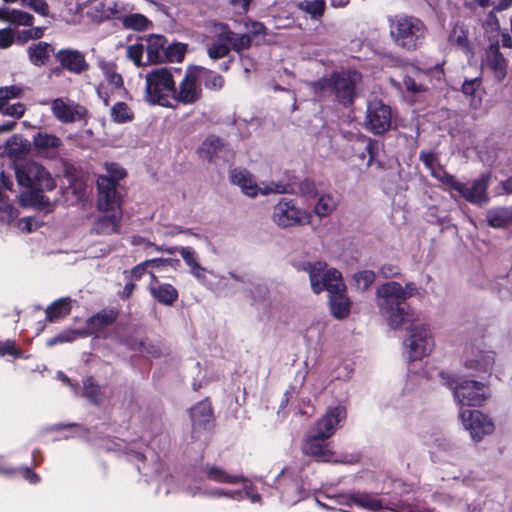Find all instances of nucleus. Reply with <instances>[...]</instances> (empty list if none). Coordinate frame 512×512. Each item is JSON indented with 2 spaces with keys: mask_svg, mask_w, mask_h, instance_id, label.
Returning <instances> with one entry per match:
<instances>
[{
  "mask_svg": "<svg viewBox=\"0 0 512 512\" xmlns=\"http://www.w3.org/2000/svg\"><path fill=\"white\" fill-rule=\"evenodd\" d=\"M388 21L390 36L397 47L412 52L423 46L428 30L422 20L410 15H395Z\"/></svg>",
  "mask_w": 512,
  "mask_h": 512,
  "instance_id": "7ed1b4c3",
  "label": "nucleus"
},
{
  "mask_svg": "<svg viewBox=\"0 0 512 512\" xmlns=\"http://www.w3.org/2000/svg\"><path fill=\"white\" fill-rule=\"evenodd\" d=\"M141 354L149 355L152 357H159L162 354V349L158 343H154L148 339L141 340L135 348Z\"/></svg>",
  "mask_w": 512,
  "mask_h": 512,
  "instance_id": "8fccbe9b",
  "label": "nucleus"
},
{
  "mask_svg": "<svg viewBox=\"0 0 512 512\" xmlns=\"http://www.w3.org/2000/svg\"><path fill=\"white\" fill-rule=\"evenodd\" d=\"M83 393L95 405L100 404L104 397L101 387L95 382L93 377H87L83 381Z\"/></svg>",
  "mask_w": 512,
  "mask_h": 512,
  "instance_id": "58836bf2",
  "label": "nucleus"
},
{
  "mask_svg": "<svg viewBox=\"0 0 512 512\" xmlns=\"http://www.w3.org/2000/svg\"><path fill=\"white\" fill-rule=\"evenodd\" d=\"M400 290L399 294L402 295L406 302L408 298L419 294V288L414 282H407L404 287L400 284Z\"/></svg>",
  "mask_w": 512,
  "mask_h": 512,
  "instance_id": "774afa93",
  "label": "nucleus"
},
{
  "mask_svg": "<svg viewBox=\"0 0 512 512\" xmlns=\"http://www.w3.org/2000/svg\"><path fill=\"white\" fill-rule=\"evenodd\" d=\"M224 149V141L219 137L211 135L203 141L197 152L200 158L208 162H213L221 157V153Z\"/></svg>",
  "mask_w": 512,
  "mask_h": 512,
  "instance_id": "bb28decb",
  "label": "nucleus"
},
{
  "mask_svg": "<svg viewBox=\"0 0 512 512\" xmlns=\"http://www.w3.org/2000/svg\"><path fill=\"white\" fill-rule=\"evenodd\" d=\"M150 274L152 280L148 290L151 296L163 305L172 306L178 299V291L171 284L160 283L152 272Z\"/></svg>",
  "mask_w": 512,
  "mask_h": 512,
  "instance_id": "5701e85b",
  "label": "nucleus"
},
{
  "mask_svg": "<svg viewBox=\"0 0 512 512\" xmlns=\"http://www.w3.org/2000/svg\"><path fill=\"white\" fill-rule=\"evenodd\" d=\"M229 178L233 184L237 185L249 197H255L260 193V187H258L253 176L246 169H232L229 172Z\"/></svg>",
  "mask_w": 512,
  "mask_h": 512,
  "instance_id": "393cba45",
  "label": "nucleus"
},
{
  "mask_svg": "<svg viewBox=\"0 0 512 512\" xmlns=\"http://www.w3.org/2000/svg\"><path fill=\"white\" fill-rule=\"evenodd\" d=\"M56 59L63 68L75 74H80L89 67L84 55L78 50L62 49L57 52Z\"/></svg>",
  "mask_w": 512,
  "mask_h": 512,
  "instance_id": "4be33fe9",
  "label": "nucleus"
},
{
  "mask_svg": "<svg viewBox=\"0 0 512 512\" xmlns=\"http://www.w3.org/2000/svg\"><path fill=\"white\" fill-rule=\"evenodd\" d=\"M247 32L236 33L228 24L215 22L211 26L213 35L211 43L207 44V54L213 60L226 57L232 50L241 56L252 45V39L259 35H265V26L256 21L245 23Z\"/></svg>",
  "mask_w": 512,
  "mask_h": 512,
  "instance_id": "f257e3e1",
  "label": "nucleus"
},
{
  "mask_svg": "<svg viewBox=\"0 0 512 512\" xmlns=\"http://www.w3.org/2000/svg\"><path fill=\"white\" fill-rule=\"evenodd\" d=\"M296 268L309 274L311 288L316 294L325 290L328 293L345 290L341 273L336 269H326L323 262H302L297 264Z\"/></svg>",
  "mask_w": 512,
  "mask_h": 512,
  "instance_id": "423d86ee",
  "label": "nucleus"
},
{
  "mask_svg": "<svg viewBox=\"0 0 512 512\" xmlns=\"http://www.w3.org/2000/svg\"><path fill=\"white\" fill-rule=\"evenodd\" d=\"M166 46L167 39L163 35H150L146 40L148 61L152 63L164 62Z\"/></svg>",
  "mask_w": 512,
  "mask_h": 512,
  "instance_id": "cd10ccee",
  "label": "nucleus"
},
{
  "mask_svg": "<svg viewBox=\"0 0 512 512\" xmlns=\"http://www.w3.org/2000/svg\"><path fill=\"white\" fill-rule=\"evenodd\" d=\"M169 254H173L175 252H178L185 264L191 269L193 267H196L200 265L198 262V255L195 252V250L189 246H181V247H174V248H168L165 250Z\"/></svg>",
  "mask_w": 512,
  "mask_h": 512,
  "instance_id": "a18cd8bd",
  "label": "nucleus"
},
{
  "mask_svg": "<svg viewBox=\"0 0 512 512\" xmlns=\"http://www.w3.org/2000/svg\"><path fill=\"white\" fill-rule=\"evenodd\" d=\"M53 51V47L46 42L32 44L27 49L29 60L35 66L45 65Z\"/></svg>",
  "mask_w": 512,
  "mask_h": 512,
  "instance_id": "2f4dec72",
  "label": "nucleus"
},
{
  "mask_svg": "<svg viewBox=\"0 0 512 512\" xmlns=\"http://www.w3.org/2000/svg\"><path fill=\"white\" fill-rule=\"evenodd\" d=\"M301 194L306 198H314L317 196V189L315 184L310 180H304L299 186Z\"/></svg>",
  "mask_w": 512,
  "mask_h": 512,
  "instance_id": "338daca9",
  "label": "nucleus"
},
{
  "mask_svg": "<svg viewBox=\"0 0 512 512\" xmlns=\"http://www.w3.org/2000/svg\"><path fill=\"white\" fill-rule=\"evenodd\" d=\"M486 66L492 71L497 81H502L507 75V60L500 52L498 42L490 44L485 51Z\"/></svg>",
  "mask_w": 512,
  "mask_h": 512,
  "instance_id": "412c9836",
  "label": "nucleus"
},
{
  "mask_svg": "<svg viewBox=\"0 0 512 512\" xmlns=\"http://www.w3.org/2000/svg\"><path fill=\"white\" fill-rule=\"evenodd\" d=\"M172 260L169 259H162V258H155V259H149L144 262H141L140 264L136 265L131 270V275L135 279L141 278V276L146 272L147 269L150 268V266L153 265V263H167L171 262Z\"/></svg>",
  "mask_w": 512,
  "mask_h": 512,
  "instance_id": "864d4df0",
  "label": "nucleus"
},
{
  "mask_svg": "<svg viewBox=\"0 0 512 512\" xmlns=\"http://www.w3.org/2000/svg\"><path fill=\"white\" fill-rule=\"evenodd\" d=\"M33 143L40 154H50L53 153L62 142L54 135L39 132L34 136Z\"/></svg>",
  "mask_w": 512,
  "mask_h": 512,
  "instance_id": "f704fd0d",
  "label": "nucleus"
},
{
  "mask_svg": "<svg viewBox=\"0 0 512 512\" xmlns=\"http://www.w3.org/2000/svg\"><path fill=\"white\" fill-rule=\"evenodd\" d=\"M481 84V79L476 77L472 79H466L462 84V92L465 95L472 96Z\"/></svg>",
  "mask_w": 512,
  "mask_h": 512,
  "instance_id": "69168bd1",
  "label": "nucleus"
},
{
  "mask_svg": "<svg viewBox=\"0 0 512 512\" xmlns=\"http://www.w3.org/2000/svg\"><path fill=\"white\" fill-rule=\"evenodd\" d=\"M93 224L92 231L98 235H110L119 232L122 210L105 211Z\"/></svg>",
  "mask_w": 512,
  "mask_h": 512,
  "instance_id": "a878e982",
  "label": "nucleus"
},
{
  "mask_svg": "<svg viewBox=\"0 0 512 512\" xmlns=\"http://www.w3.org/2000/svg\"><path fill=\"white\" fill-rule=\"evenodd\" d=\"M392 126V109L382 100L368 101L364 127L374 135H382Z\"/></svg>",
  "mask_w": 512,
  "mask_h": 512,
  "instance_id": "1a4fd4ad",
  "label": "nucleus"
},
{
  "mask_svg": "<svg viewBox=\"0 0 512 512\" xmlns=\"http://www.w3.org/2000/svg\"><path fill=\"white\" fill-rule=\"evenodd\" d=\"M357 137L364 144V148L369 154L370 159L368 164L370 165L371 162L376 157V151L378 150V142L362 134H359Z\"/></svg>",
  "mask_w": 512,
  "mask_h": 512,
  "instance_id": "680f3d73",
  "label": "nucleus"
},
{
  "mask_svg": "<svg viewBox=\"0 0 512 512\" xmlns=\"http://www.w3.org/2000/svg\"><path fill=\"white\" fill-rule=\"evenodd\" d=\"M107 4L104 2H97L91 6L88 15L97 22L105 21L106 19H102V15L106 14Z\"/></svg>",
  "mask_w": 512,
  "mask_h": 512,
  "instance_id": "0e129e2a",
  "label": "nucleus"
},
{
  "mask_svg": "<svg viewBox=\"0 0 512 512\" xmlns=\"http://www.w3.org/2000/svg\"><path fill=\"white\" fill-rule=\"evenodd\" d=\"M122 25L125 29L143 31L151 25V22L143 14L129 12L122 21Z\"/></svg>",
  "mask_w": 512,
  "mask_h": 512,
  "instance_id": "ea45409f",
  "label": "nucleus"
},
{
  "mask_svg": "<svg viewBox=\"0 0 512 512\" xmlns=\"http://www.w3.org/2000/svg\"><path fill=\"white\" fill-rule=\"evenodd\" d=\"M419 158L423 162L425 167L429 169L431 174L432 170H435L438 168V166H441L438 162L437 155L432 151H421Z\"/></svg>",
  "mask_w": 512,
  "mask_h": 512,
  "instance_id": "bf43d9fd",
  "label": "nucleus"
},
{
  "mask_svg": "<svg viewBox=\"0 0 512 512\" xmlns=\"http://www.w3.org/2000/svg\"><path fill=\"white\" fill-rule=\"evenodd\" d=\"M431 175L450 190L458 192V190L463 188V183L459 182L453 175L449 174L442 166H438L437 169L432 170Z\"/></svg>",
  "mask_w": 512,
  "mask_h": 512,
  "instance_id": "79ce46f5",
  "label": "nucleus"
},
{
  "mask_svg": "<svg viewBox=\"0 0 512 512\" xmlns=\"http://www.w3.org/2000/svg\"><path fill=\"white\" fill-rule=\"evenodd\" d=\"M290 192V185L282 182H271L267 185H265L263 188H260V193L263 195H268L271 193H289Z\"/></svg>",
  "mask_w": 512,
  "mask_h": 512,
  "instance_id": "4d7b16f0",
  "label": "nucleus"
},
{
  "mask_svg": "<svg viewBox=\"0 0 512 512\" xmlns=\"http://www.w3.org/2000/svg\"><path fill=\"white\" fill-rule=\"evenodd\" d=\"M99 67L112 90L121 89L123 87V78L117 73L114 63L100 61Z\"/></svg>",
  "mask_w": 512,
  "mask_h": 512,
  "instance_id": "4c0bfd02",
  "label": "nucleus"
},
{
  "mask_svg": "<svg viewBox=\"0 0 512 512\" xmlns=\"http://www.w3.org/2000/svg\"><path fill=\"white\" fill-rule=\"evenodd\" d=\"M187 50V45L183 43H172L166 46L165 61L181 62Z\"/></svg>",
  "mask_w": 512,
  "mask_h": 512,
  "instance_id": "49530a36",
  "label": "nucleus"
},
{
  "mask_svg": "<svg viewBox=\"0 0 512 512\" xmlns=\"http://www.w3.org/2000/svg\"><path fill=\"white\" fill-rule=\"evenodd\" d=\"M359 78L360 76L356 71L349 73L333 72L330 77L319 79L311 85L320 96L334 95L339 103L349 106L354 101L355 87Z\"/></svg>",
  "mask_w": 512,
  "mask_h": 512,
  "instance_id": "20e7f679",
  "label": "nucleus"
},
{
  "mask_svg": "<svg viewBox=\"0 0 512 512\" xmlns=\"http://www.w3.org/2000/svg\"><path fill=\"white\" fill-rule=\"evenodd\" d=\"M298 8L309 14L312 19L317 20L321 18L325 11V0H304L298 3Z\"/></svg>",
  "mask_w": 512,
  "mask_h": 512,
  "instance_id": "37998d69",
  "label": "nucleus"
},
{
  "mask_svg": "<svg viewBox=\"0 0 512 512\" xmlns=\"http://www.w3.org/2000/svg\"><path fill=\"white\" fill-rule=\"evenodd\" d=\"M354 280H355L357 286L361 290L365 291L374 282V280H375V273L373 271H370V270H364V271H361L359 273H356L354 275Z\"/></svg>",
  "mask_w": 512,
  "mask_h": 512,
  "instance_id": "603ef678",
  "label": "nucleus"
},
{
  "mask_svg": "<svg viewBox=\"0 0 512 512\" xmlns=\"http://www.w3.org/2000/svg\"><path fill=\"white\" fill-rule=\"evenodd\" d=\"M272 219L280 228H289L310 222V214L297 207L294 200L282 198L273 208Z\"/></svg>",
  "mask_w": 512,
  "mask_h": 512,
  "instance_id": "9b49d317",
  "label": "nucleus"
},
{
  "mask_svg": "<svg viewBox=\"0 0 512 512\" xmlns=\"http://www.w3.org/2000/svg\"><path fill=\"white\" fill-rule=\"evenodd\" d=\"M98 201L97 205L100 211L121 210L120 196L117 191V183L101 175L97 179Z\"/></svg>",
  "mask_w": 512,
  "mask_h": 512,
  "instance_id": "4468645a",
  "label": "nucleus"
},
{
  "mask_svg": "<svg viewBox=\"0 0 512 512\" xmlns=\"http://www.w3.org/2000/svg\"><path fill=\"white\" fill-rule=\"evenodd\" d=\"M84 331L67 330L47 341V346L52 347L60 343H68L74 341L78 336H83Z\"/></svg>",
  "mask_w": 512,
  "mask_h": 512,
  "instance_id": "09e8293b",
  "label": "nucleus"
},
{
  "mask_svg": "<svg viewBox=\"0 0 512 512\" xmlns=\"http://www.w3.org/2000/svg\"><path fill=\"white\" fill-rule=\"evenodd\" d=\"M203 98V89L194 66L186 69L183 79L175 85L172 103L194 105Z\"/></svg>",
  "mask_w": 512,
  "mask_h": 512,
  "instance_id": "f8f14e48",
  "label": "nucleus"
},
{
  "mask_svg": "<svg viewBox=\"0 0 512 512\" xmlns=\"http://www.w3.org/2000/svg\"><path fill=\"white\" fill-rule=\"evenodd\" d=\"M440 376L444 384L453 390L454 398L461 406H481L488 396V388L481 382L467 379L457 381L443 373Z\"/></svg>",
  "mask_w": 512,
  "mask_h": 512,
  "instance_id": "6e6552de",
  "label": "nucleus"
},
{
  "mask_svg": "<svg viewBox=\"0 0 512 512\" xmlns=\"http://www.w3.org/2000/svg\"><path fill=\"white\" fill-rule=\"evenodd\" d=\"M344 292L345 290L329 292L330 310L332 315L338 319L347 317L350 312V301Z\"/></svg>",
  "mask_w": 512,
  "mask_h": 512,
  "instance_id": "c756f323",
  "label": "nucleus"
},
{
  "mask_svg": "<svg viewBox=\"0 0 512 512\" xmlns=\"http://www.w3.org/2000/svg\"><path fill=\"white\" fill-rule=\"evenodd\" d=\"M133 7L126 1L118 0L107 4L106 14L102 15V19H116L121 22L127 13L131 12Z\"/></svg>",
  "mask_w": 512,
  "mask_h": 512,
  "instance_id": "e433bc0d",
  "label": "nucleus"
},
{
  "mask_svg": "<svg viewBox=\"0 0 512 512\" xmlns=\"http://www.w3.org/2000/svg\"><path fill=\"white\" fill-rule=\"evenodd\" d=\"M337 200L331 194H322L319 196L317 203L314 206V212L319 217H326L330 215L337 207Z\"/></svg>",
  "mask_w": 512,
  "mask_h": 512,
  "instance_id": "a19ab883",
  "label": "nucleus"
},
{
  "mask_svg": "<svg viewBox=\"0 0 512 512\" xmlns=\"http://www.w3.org/2000/svg\"><path fill=\"white\" fill-rule=\"evenodd\" d=\"M144 52V46L142 44H133L127 47L126 56L128 59L133 61L136 66H141L142 56Z\"/></svg>",
  "mask_w": 512,
  "mask_h": 512,
  "instance_id": "13d9d810",
  "label": "nucleus"
},
{
  "mask_svg": "<svg viewBox=\"0 0 512 512\" xmlns=\"http://www.w3.org/2000/svg\"><path fill=\"white\" fill-rule=\"evenodd\" d=\"M175 81L168 68L160 67L149 71L145 76V100L166 108H176L172 103Z\"/></svg>",
  "mask_w": 512,
  "mask_h": 512,
  "instance_id": "39448f33",
  "label": "nucleus"
},
{
  "mask_svg": "<svg viewBox=\"0 0 512 512\" xmlns=\"http://www.w3.org/2000/svg\"><path fill=\"white\" fill-rule=\"evenodd\" d=\"M249 294L251 299L255 303H265L268 300L269 290L266 284L264 283H255L252 284V287L249 290Z\"/></svg>",
  "mask_w": 512,
  "mask_h": 512,
  "instance_id": "3c124183",
  "label": "nucleus"
},
{
  "mask_svg": "<svg viewBox=\"0 0 512 512\" xmlns=\"http://www.w3.org/2000/svg\"><path fill=\"white\" fill-rule=\"evenodd\" d=\"M25 113V106L22 103H15L9 105V103L3 108L2 114L5 116H11L15 118H21Z\"/></svg>",
  "mask_w": 512,
  "mask_h": 512,
  "instance_id": "e2e57ef3",
  "label": "nucleus"
},
{
  "mask_svg": "<svg viewBox=\"0 0 512 512\" xmlns=\"http://www.w3.org/2000/svg\"><path fill=\"white\" fill-rule=\"evenodd\" d=\"M495 362L494 352L472 346L466 350L465 367L479 372L490 373Z\"/></svg>",
  "mask_w": 512,
  "mask_h": 512,
  "instance_id": "6ab92c4d",
  "label": "nucleus"
},
{
  "mask_svg": "<svg viewBox=\"0 0 512 512\" xmlns=\"http://www.w3.org/2000/svg\"><path fill=\"white\" fill-rule=\"evenodd\" d=\"M198 79L209 90L219 91L224 86L225 80L219 73L202 66H194Z\"/></svg>",
  "mask_w": 512,
  "mask_h": 512,
  "instance_id": "7c9ffc66",
  "label": "nucleus"
},
{
  "mask_svg": "<svg viewBox=\"0 0 512 512\" xmlns=\"http://www.w3.org/2000/svg\"><path fill=\"white\" fill-rule=\"evenodd\" d=\"M22 4L41 16H48L49 14V6L45 0H22Z\"/></svg>",
  "mask_w": 512,
  "mask_h": 512,
  "instance_id": "052dcab7",
  "label": "nucleus"
},
{
  "mask_svg": "<svg viewBox=\"0 0 512 512\" xmlns=\"http://www.w3.org/2000/svg\"><path fill=\"white\" fill-rule=\"evenodd\" d=\"M349 504H354L360 508L369 510H379L383 508L381 499L371 493H353L349 497Z\"/></svg>",
  "mask_w": 512,
  "mask_h": 512,
  "instance_id": "473e14b6",
  "label": "nucleus"
},
{
  "mask_svg": "<svg viewBox=\"0 0 512 512\" xmlns=\"http://www.w3.org/2000/svg\"><path fill=\"white\" fill-rule=\"evenodd\" d=\"M486 220L493 228H503L512 223L509 207H496L487 211Z\"/></svg>",
  "mask_w": 512,
  "mask_h": 512,
  "instance_id": "72a5a7b5",
  "label": "nucleus"
},
{
  "mask_svg": "<svg viewBox=\"0 0 512 512\" xmlns=\"http://www.w3.org/2000/svg\"><path fill=\"white\" fill-rule=\"evenodd\" d=\"M460 418L464 428L469 431L474 441H480L485 435L493 432L492 420L478 410L464 409L460 412Z\"/></svg>",
  "mask_w": 512,
  "mask_h": 512,
  "instance_id": "ddd939ff",
  "label": "nucleus"
},
{
  "mask_svg": "<svg viewBox=\"0 0 512 512\" xmlns=\"http://www.w3.org/2000/svg\"><path fill=\"white\" fill-rule=\"evenodd\" d=\"M421 75V72H416V77H412L410 75H406L403 78V84L407 91L412 93H420L426 91L428 88L426 85L422 83H417L416 79Z\"/></svg>",
  "mask_w": 512,
  "mask_h": 512,
  "instance_id": "5fc2aeb1",
  "label": "nucleus"
},
{
  "mask_svg": "<svg viewBox=\"0 0 512 512\" xmlns=\"http://www.w3.org/2000/svg\"><path fill=\"white\" fill-rule=\"evenodd\" d=\"M190 418L192 423V436L199 437L200 433L210 428L213 421L212 407L208 400H203L195 404L190 409Z\"/></svg>",
  "mask_w": 512,
  "mask_h": 512,
  "instance_id": "a211bd4d",
  "label": "nucleus"
},
{
  "mask_svg": "<svg viewBox=\"0 0 512 512\" xmlns=\"http://www.w3.org/2000/svg\"><path fill=\"white\" fill-rule=\"evenodd\" d=\"M15 176L20 186L36 192L51 191L56 185L50 173L42 165L32 160L17 164Z\"/></svg>",
  "mask_w": 512,
  "mask_h": 512,
  "instance_id": "0eeeda50",
  "label": "nucleus"
},
{
  "mask_svg": "<svg viewBox=\"0 0 512 512\" xmlns=\"http://www.w3.org/2000/svg\"><path fill=\"white\" fill-rule=\"evenodd\" d=\"M111 118L114 122L122 124L133 120L134 114L124 102H118L111 108Z\"/></svg>",
  "mask_w": 512,
  "mask_h": 512,
  "instance_id": "c03bdc74",
  "label": "nucleus"
},
{
  "mask_svg": "<svg viewBox=\"0 0 512 512\" xmlns=\"http://www.w3.org/2000/svg\"><path fill=\"white\" fill-rule=\"evenodd\" d=\"M491 181V174H482L479 178L475 179L470 186L463 183V188L458 190V193L467 202L483 206L489 202V195L487 193Z\"/></svg>",
  "mask_w": 512,
  "mask_h": 512,
  "instance_id": "2eb2a0df",
  "label": "nucleus"
},
{
  "mask_svg": "<svg viewBox=\"0 0 512 512\" xmlns=\"http://www.w3.org/2000/svg\"><path fill=\"white\" fill-rule=\"evenodd\" d=\"M346 409L343 406H336L328 409L316 423L311 432L318 434V436L325 439L330 438L346 418Z\"/></svg>",
  "mask_w": 512,
  "mask_h": 512,
  "instance_id": "dca6fc26",
  "label": "nucleus"
},
{
  "mask_svg": "<svg viewBox=\"0 0 512 512\" xmlns=\"http://www.w3.org/2000/svg\"><path fill=\"white\" fill-rule=\"evenodd\" d=\"M24 92V88L19 85H11L0 87V95L5 99L7 104L11 99L21 98Z\"/></svg>",
  "mask_w": 512,
  "mask_h": 512,
  "instance_id": "6e6d98bb",
  "label": "nucleus"
},
{
  "mask_svg": "<svg viewBox=\"0 0 512 512\" xmlns=\"http://www.w3.org/2000/svg\"><path fill=\"white\" fill-rule=\"evenodd\" d=\"M34 17L24 11L10 9L8 22L14 25L32 26Z\"/></svg>",
  "mask_w": 512,
  "mask_h": 512,
  "instance_id": "de8ad7c7",
  "label": "nucleus"
},
{
  "mask_svg": "<svg viewBox=\"0 0 512 512\" xmlns=\"http://www.w3.org/2000/svg\"><path fill=\"white\" fill-rule=\"evenodd\" d=\"M71 311L70 298H61L53 302L46 309V319L49 322H55L60 318L65 317Z\"/></svg>",
  "mask_w": 512,
  "mask_h": 512,
  "instance_id": "c9c22d12",
  "label": "nucleus"
},
{
  "mask_svg": "<svg viewBox=\"0 0 512 512\" xmlns=\"http://www.w3.org/2000/svg\"><path fill=\"white\" fill-rule=\"evenodd\" d=\"M400 291V283L396 281L386 282L376 290L377 307L392 329L415 320L413 310L399 294Z\"/></svg>",
  "mask_w": 512,
  "mask_h": 512,
  "instance_id": "f03ea898",
  "label": "nucleus"
},
{
  "mask_svg": "<svg viewBox=\"0 0 512 512\" xmlns=\"http://www.w3.org/2000/svg\"><path fill=\"white\" fill-rule=\"evenodd\" d=\"M404 346L410 361L427 356L433 349L434 342L428 326L424 324L412 325Z\"/></svg>",
  "mask_w": 512,
  "mask_h": 512,
  "instance_id": "9d476101",
  "label": "nucleus"
},
{
  "mask_svg": "<svg viewBox=\"0 0 512 512\" xmlns=\"http://www.w3.org/2000/svg\"><path fill=\"white\" fill-rule=\"evenodd\" d=\"M325 440V438L311 432L303 443V453L315 458L317 461H332L334 453L329 448V445L325 443Z\"/></svg>",
  "mask_w": 512,
  "mask_h": 512,
  "instance_id": "aec40b11",
  "label": "nucleus"
},
{
  "mask_svg": "<svg viewBox=\"0 0 512 512\" xmlns=\"http://www.w3.org/2000/svg\"><path fill=\"white\" fill-rule=\"evenodd\" d=\"M201 471L206 475L207 479L217 483L236 484L239 482H247V479L240 475H231L219 466L206 464L202 466Z\"/></svg>",
  "mask_w": 512,
  "mask_h": 512,
  "instance_id": "c85d7f7f",
  "label": "nucleus"
},
{
  "mask_svg": "<svg viewBox=\"0 0 512 512\" xmlns=\"http://www.w3.org/2000/svg\"><path fill=\"white\" fill-rule=\"evenodd\" d=\"M51 110L55 118L62 123H72L77 120H82L87 113L83 106L75 102H66L62 98H57L52 101Z\"/></svg>",
  "mask_w": 512,
  "mask_h": 512,
  "instance_id": "f3484780",
  "label": "nucleus"
},
{
  "mask_svg": "<svg viewBox=\"0 0 512 512\" xmlns=\"http://www.w3.org/2000/svg\"><path fill=\"white\" fill-rule=\"evenodd\" d=\"M118 317V312L114 309H104L87 319V328L83 330V336L97 334L105 328L111 326Z\"/></svg>",
  "mask_w": 512,
  "mask_h": 512,
  "instance_id": "b1692460",
  "label": "nucleus"
}]
</instances>
